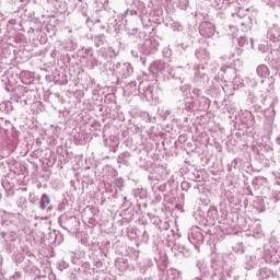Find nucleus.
<instances>
[{
	"label": "nucleus",
	"instance_id": "43",
	"mask_svg": "<svg viewBox=\"0 0 280 280\" xmlns=\"http://www.w3.org/2000/svg\"><path fill=\"white\" fill-rule=\"evenodd\" d=\"M106 148H108L109 152H117V148H119V140L117 138H109L104 141Z\"/></svg>",
	"mask_w": 280,
	"mask_h": 280
},
{
	"label": "nucleus",
	"instance_id": "11",
	"mask_svg": "<svg viewBox=\"0 0 280 280\" xmlns=\"http://www.w3.org/2000/svg\"><path fill=\"white\" fill-rule=\"evenodd\" d=\"M16 96L11 98L16 104H21L22 106H27V104H32L34 102L35 93L34 90H30L25 86H20L18 89Z\"/></svg>",
	"mask_w": 280,
	"mask_h": 280
},
{
	"label": "nucleus",
	"instance_id": "35",
	"mask_svg": "<svg viewBox=\"0 0 280 280\" xmlns=\"http://www.w3.org/2000/svg\"><path fill=\"white\" fill-rule=\"evenodd\" d=\"M256 73H257L258 78H260V83L264 84V80H266V78H268V75H270V68H268V66L261 63V65L257 66Z\"/></svg>",
	"mask_w": 280,
	"mask_h": 280
},
{
	"label": "nucleus",
	"instance_id": "40",
	"mask_svg": "<svg viewBox=\"0 0 280 280\" xmlns=\"http://www.w3.org/2000/svg\"><path fill=\"white\" fill-rule=\"evenodd\" d=\"M79 56L82 60H91L95 56V50L93 47H82L79 49Z\"/></svg>",
	"mask_w": 280,
	"mask_h": 280
},
{
	"label": "nucleus",
	"instance_id": "22",
	"mask_svg": "<svg viewBox=\"0 0 280 280\" xmlns=\"http://www.w3.org/2000/svg\"><path fill=\"white\" fill-rule=\"evenodd\" d=\"M222 82H224V78L222 77V73L219 71L218 74L214 75V78L211 81V92L212 95H222V91H224V86H222Z\"/></svg>",
	"mask_w": 280,
	"mask_h": 280
},
{
	"label": "nucleus",
	"instance_id": "9",
	"mask_svg": "<svg viewBox=\"0 0 280 280\" xmlns=\"http://www.w3.org/2000/svg\"><path fill=\"white\" fill-rule=\"evenodd\" d=\"M170 65L161 60L153 61L149 67V71L152 73L153 78H163V80H165V78L170 80V77H167L170 74Z\"/></svg>",
	"mask_w": 280,
	"mask_h": 280
},
{
	"label": "nucleus",
	"instance_id": "54",
	"mask_svg": "<svg viewBox=\"0 0 280 280\" xmlns=\"http://www.w3.org/2000/svg\"><path fill=\"white\" fill-rule=\"evenodd\" d=\"M12 259L16 266H21L25 261V256L21 252H14L12 254Z\"/></svg>",
	"mask_w": 280,
	"mask_h": 280
},
{
	"label": "nucleus",
	"instance_id": "49",
	"mask_svg": "<svg viewBox=\"0 0 280 280\" xmlns=\"http://www.w3.org/2000/svg\"><path fill=\"white\" fill-rule=\"evenodd\" d=\"M11 110H14V105H12L11 101H3L0 103V113L8 115Z\"/></svg>",
	"mask_w": 280,
	"mask_h": 280
},
{
	"label": "nucleus",
	"instance_id": "28",
	"mask_svg": "<svg viewBox=\"0 0 280 280\" xmlns=\"http://www.w3.org/2000/svg\"><path fill=\"white\" fill-rule=\"evenodd\" d=\"M259 261L257 260L256 255H246L242 260V266L245 270H255Z\"/></svg>",
	"mask_w": 280,
	"mask_h": 280
},
{
	"label": "nucleus",
	"instance_id": "34",
	"mask_svg": "<svg viewBox=\"0 0 280 280\" xmlns=\"http://www.w3.org/2000/svg\"><path fill=\"white\" fill-rule=\"evenodd\" d=\"M241 121L247 126V128H250L255 126V116L252 112L245 110L241 116Z\"/></svg>",
	"mask_w": 280,
	"mask_h": 280
},
{
	"label": "nucleus",
	"instance_id": "48",
	"mask_svg": "<svg viewBox=\"0 0 280 280\" xmlns=\"http://www.w3.org/2000/svg\"><path fill=\"white\" fill-rule=\"evenodd\" d=\"M49 205H51V198H49V195L43 194L39 199V209L42 211H45V209H47V207H49Z\"/></svg>",
	"mask_w": 280,
	"mask_h": 280
},
{
	"label": "nucleus",
	"instance_id": "58",
	"mask_svg": "<svg viewBox=\"0 0 280 280\" xmlns=\"http://www.w3.org/2000/svg\"><path fill=\"white\" fill-rule=\"evenodd\" d=\"M147 215H148L151 224H153L156 228L159 226V224H161V221L163 220V219H161V217H159L156 214L148 213Z\"/></svg>",
	"mask_w": 280,
	"mask_h": 280
},
{
	"label": "nucleus",
	"instance_id": "29",
	"mask_svg": "<svg viewBox=\"0 0 280 280\" xmlns=\"http://www.w3.org/2000/svg\"><path fill=\"white\" fill-rule=\"evenodd\" d=\"M267 38L271 43H279L280 40V25L273 24L268 27Z\"/></svg>",
	"mask_w": 280,
	"mask_h": 280
},
{
	"label": "nucleus",
	"instance_id": "4",
	"mask_svg": "<svg viewBox=\"0 0 280 280\" xmlns=\"http://www.w3.org/2000/svg\"><path fill=\"white\" fill-rule=\"evenodd\" d=\"M232 19H238L242 32H250L253 23L256 21L257 10L255 8L240 7L237 12L231 13Z\"/></svg>",
	"mask_w": 280,
	"mask_h": 280
},
{
	"label": "nucleus",
	"instance_id": "24",
	"mask_svg": "<svg viewBox=\"0 0 280 280\" xmlns=\"http://www.w3.org/2000/svg\"><path fill=\"white\" fill-rule=\"evenodd\" d=\"M265 61L268 62L271 69H276V71L280 70V51L275 49L271 50L268 56L265 58Z\"/></svg>",
	"mask_w": 280,
	"mask_h": 280
},
{
	"label": "nucleus",
	"instance_id": "13",
	"mask_svg": "<svg viewBox=\"0 0 280 280\" xmlns=\"http://www.w3.org/2000/svg\"><path fill=\"white\" fill-rule=\"evenodd\" d=\"M198 215L200 219L199 224L206 228L215 224V220H220V212H218V208L215 206L209 208L207 212V219H205V217H202L199 212L195 214L196 220H198Z\"/></svg>",
	"mask_w": 280,
	"mask_h": 280
},
{
	"label": "nucleus",
	"instance_id": "46",
	"mask_svg": "<svg viewBox=\"0 0 280 280\" xmlns=\"http://www.w3.org/2000/svg\"><path fill=\"white\" fill-rule=\"evenodd\" d=\"M45 80H46V82H55L59 86H65V84H67V80H65V77L62 80H60V75H55L54 73L47 74L45 77Z\"/></svg>",
	"mask_w": 280,
	"mask_h": 280
},
{
	"label": "nucleus",
	"instance_id": "37",
	"mask_svg": "<svg viewBox=\"0 0 280 280\" xmlns=\"http://www.w3.org/2000/svg\"><path fill=\"white\" fill-rule=\"evenodd\" d=\"M90 259L92 260L95 268L98 270L103 268L104 261L102 260V254L101 252H92L89 254Z\"/></svg>",
	"mask_w": 280,
	"mask_h": 280
},
{
	"label": "nucleus",
	"instance_id": "26",
	"mask_svg": "<svg viewBox=\"0 0 280 280\" xmlns=\"http://www.w3.org/2000/svg\"><path fill=\"white\" fill-rule=\"evenodd\" d=\"M115 267L119 272H126V270L132 269L130 267V256H119L115 260Z\"/></svg>",
	"mask_w": 280,
	"mask_h": 280
},
{
	"label": "nucleus",
	"instance_id": "38",
	"mask_svg": "<svg viewBox=\"0 0 280 280\" xmlns=\"http://www.w3.org/2000/svg\"><path fill=\"white\" fill-rule=\"evenodd\" d=\"M62 51H75L78 49V42L72 38H68L61 43Z\"/></svg>",
	"mask_w": 280,
	"mask_h": 280
},
{
	"label": "nucleus",
	"instance_id": "18",
	"mask_svg": "<svg viewBox=\"0 0 280 280\" xmlns=\"http://www.w3.org/2000/svg\"><path fill=\"white\" fill-rule=\"evenodd\" d=\"M237 45L234 49V52L232 54V58L234 56H242L244 54V47L245 49H254L255 44L253 42V38H250V42H248V37L242 35L240 38H236Z\"/></svg>",
	"mask_w": 280,
	"mask_h": 280
},
{
	"label": "nucleus",
	"instance_id": "51",
	"mask_svg": "<svg viewBox=\"0 0 280 280\" xmlns=\"http://www.w3.org/2000/svg\"><path fill=\"white\" fill-rule=\"evenodd\" d=\"M93 42L96 48L104 47V45H106V35H95Z\"/></svg>",
	"mask_w": 280,
	"mask_h": 280
},
{
	"label": "nucleus",
	"instance_id": "50",
	"mask_svg": "<svg viewBox=\"0 0 280 280\" xmlns=\"http://www.w3.org/2000/svg\"><path fill=\"white\" fill-rule=\"evenodd\" d=\"M202 171H194L188 173V179L192 180L194 183H202Z\"/></svg>",
	"mask_w": 280,
	"mask_h": 280
},
{
	"label": "nucleus",
	"instance_id": "20",
	"mask_svg": "<svg viewBox=\"0 0 280 280\" xmlns=\"http://www.w3.org/2000/svg\"><path fill=\"white\" fill-rule=\"evenodd\" d=\"M80 266L81 267H79L78 269H70L68 271L69 280H80V276L82 275V272L86 275L91 270V264H89V261L82 260Z\"/></svg>",
	"mask_w": 280,
	"mask_h": 280
},
{
	"label": "nucleus",
	"instance_id": "47",
	"mask_svg": "<svg viewBox=\"0 0 280 280\" xmlns=\"http://www.w3.org/2000/svg\"><path fill=\"white\" fill-rule=\"evenodd\" d=\"M77 10L82 14V16H84V19L89 16V4L86 2L80 0L77 3Z\"/></svg>",
	"mask_w": 280,
	"mask_h": 280
},
{
	"label": "nucleus",
	"instance_id": "39",
	"mask_svg": "<svg viewBox=\"0 0 280 280\" xmlns=\"http://www.w3.org/2000/svg\"><path fill=\"white\" fill-rule=\"evenodd\" d=\"M112 187L115 189L114 198H117V192L124 191L126 187V180L122 177H117L113 180Z\"/></svg>",
	"mask_w": 280,
	"mask_h": 280
},
{
	"label": "nucleus",
	"instance_id": "21",
	"mask_svg": "<svg viewBox=\"0 0 280 280\" xmlns=\"http://www.w3.org/2000/svg\"><path fill=\"white\" fill-rule=\"evenodd\" d=\"M143 80H145V73H143L142 75H138L137 80L129 82L125 86L126 91H128L130 95H133V96L139 95L141 93V82H143Z\"/></svg>",
	"mask_w": 280,
	"mask_h": 280
},
{
	"label": "nucleus",
	"instance_id": "62",
	"mask_svg": "<svg viewBox=\"0 0 280 280\" xmlns=\"http://www.w3.org/2000/svg\"><path fill=\"white\" fill-rule=\"evenodd\" d=\"M195 56L197 60H205L207 58V50L199 48L195 51Z\"/></svg>",
	"mask_w": 280,
	"mask_h": 280
},
{
	"label": "nucleus",
	"instance_id": "44",
	"mask_svg": "<svg viewBox=\"0 0 280 280\" xmlns=\"http://www.w3.org/2000/svg\"><path fill=\"white\" fill-rule=\"evenodd\" d=\"M232 4L233 0H214L212 2V5L215 8V10H226V8Z\"/></svg>",
	"mask_w": 280,
	"mask_h": 280
},
{
	"label": "nucleus",
	"instance_id": "36",
	"mask_svg": "<svg viewBox=\"0 0 280 280\" xmlns=\"http://www.w3.org/2000/svg\"><path fill=\"white\" fill-rule=\"evenodd\" d=\"M98 10H95L93 12V14L88 15L85 18V23L89 25L90 23H102V12H106V11H102V9L97 8Z\"/></svg>",
	"mask_w": 280,
	"mask_h": 280
},
{
	"label": "nucleus",
	"instance_id": "64",
	"mask_svg": "<svg viewBox=\"0 0 280 280\" xmlns=\"http://www.w3.org/2000/svg\"><path fill=\"white\" fill-rule=\"evenodd\" d=\"M89 60H90V68L91 69H95L97 67H102V61H100V59H97L95 57V55L93 56V58H90Z\"/></svg>",
	"mask_w": 280,
	"mask_h": 280
},
{
	"label": "nucleus",
	"instance_id": "14",
	"mask_svg": "<svg viewBox=\"0 0 280 280\" xmlns=\"http://www.w3.org/2000/svg\"><path fill=\"white\" fill-rule=\"evenodd\" d=\"M194 84L195 89H200V91L207 89V85L209 84V74H207V68L205 66H198L195 71V78H194Z\"/></svg>",
	"mask_w": 280,
	"mask_h": 280
},
{
	"label": "nucleus",
	"instance_id": "25",
	"mask_svg": "<svg viewBox=\"0 0 280 280\" xmlns=\"http://www.w3.org/2000/svg\"><path fill=\"white\" fill-rule=\"evenodd\" d=\"M15 228H8L4 231L0 232V237L5 242V244H10V242H16L19 238V232L14 230Z\"/></svg>",
	"mask_w": 280,
	"mask_h": 280
},
{
	"label": "nucleus",
	"instance_id": "42",
	"mask_svg": "<svg viewBox=\"0 0 280 280\" xmlns=\"http://www.w3.org/2000/svg\"><path fill=\"white\" fill-rule=\"evenodd\" d=\"M131 196L139 202V200H145V198H148V191L143 188H133Z\"/></svg>",
	"mask_w": 280,
	"mask_h": 280
},
{
	"label": "nucleus",
	"instance_id": "55",
	"mask_svg": "<svg viewBox=\"0 0 280 280\" xmlns=\"http://www.w3.org/2000/svg\"><path fill=\"white\" fill-rule=\"evenodd\" d=\"M240 163H242V159L236 158L231 163L228 164V172H235V170H240Z\"/></svg>",
	"mask_w": 280,
	"mask_h": 280
},
{
	"label": "nucleus",
	"instance_id": "31",
	"mask_svg": "<svg viewBox=\"0 0 280 280\" xmlns=\"http://www.w3.org/2000/svg\"><path fill=\"white\" fill-rule=\"evenodd\" d=\"M178 108L182 110H187V113H194V110H198L196 107V101L191 100V97L179 102Z\"/></svg>",
	"mask_w": 280,
	"mask_h": 280
},
{
	"label": "nucleus",
	"instance_id": "52",
	"mask_svg": "<svg viewBox=\"0 0 280 280\" xmlns=\"http://www.w3.org/2000/svg\"><path fill=\"white\" fill-rule=\"evenodd\" d=\"M150 236L154 237V234L152 233V229L150 226L144 228L141 234V241L144 242V244H148L150 242Z\"/></svg>",
	"mask_w": 280,
	"mask_h": 280
},
{
	"label": "nucleus",
	"instance_id": "56",
	"mask_svg": "<svg viewBox=\"0 0 280 280\" xmlns=\"http://www.w3.org/2000/svg\"><path fill=\"white\" fill-rule=\"evenodd\" d=\"M22 268H23L24 272L32 273V272H34V262H32L31 259H26V260H24Z\"/></svg>",
	"mask_w": 280,
	"mask_h": 280
},
{
	"label": "nucleus",
	"instance_id": "33",
	"mask_svg": "<svg viewBox=\"0 0 280 280\" xmlns=\"http://www.w3.org/2000/svg\"><path fill=\"white\" fill-rule=\"evenodd\" d=\"M154 261L159 270H163L164 268H167V256H165V253L159 252L154 256Z\"/></svg>",
	"mask_w": 280,
	"mask_h": 280
},
{
	"label": "nucleus",
	"instance_id": "19",
	"mask_svg": "<svg viewBox=\"0 0 280 280\" xmlns=\"http://www.w3.org/2000/svg\"><path fill=\"white\" fill-rule=\"evenodd\" d=\"M168 75L172 80H175L178 84H185L187 82V70L183 67L170 68Z\"/></svg>",
	"mask_w": 280,
	"mask_h": 280
},
{
	"label": "nucleus",
	"instance_id": "41",
	"mask_svg": "<svg viewBox=\"0 0 280 280\" xmlns=\"http://www.w3.org/2000/svg\"><path fill=\"white\" fill-rule=\"evenodd\" d=\"M20 80H21L22 84H26V86H27V85L34 83V74L32 72H30L28 70H23L20 73Z\"/></svg>",
	"mask_w": 280,
	"mask_h": 280
},
{
	"label": "nucleus",
	"instance_id": "17",
	"mask_svg": "<svg viewBox=\"0 0 280 280\" xmlns=\"http://www.w3.org/2000/svg\"><path fill=\"white\" fill-rule=\"evenodd\" d=\"M128 4L131 5L129 10L131 16H145L148 14V8L143 0H127Z\"/></svg>",
	"mask_w": 280,
	"mask_h": 280
},
{
	"label": "nucleus",
	"instance_id": "27",
	"mask_svg": "<svg viewBox=\"0 0 280 280\" xmlns=\"http://www.w3.org/2000/svg\"><path fill=\"white\" fill-rule=\"evenodd\" d=\"M196 268L199 270L200 276L207 279V277L211 276V267H209V262L205 260V258L196 260Z\"/></svg>",
	"mask_w": 280,
	"mask_h": 280
},
{
	"label": "nucleus",
	"instance_id": "57",
	"mask_svg": "<svg viewBox=\"0 0 280 280\" xmlns=\"http://www.w3.org/2000/svg\"><path fill=\"white\" fill-rule=\"evenodd\" d=\"M82 255H84L83 253H79V254H73L71 255V262L74 266H80L82 264Z\"/></svg>",
	"mask_w": 280,
	"mask_h": 280
},
{
	"label": "nucleus",
	"instance_id": "12",
	"mask_svg": "<svg viewBox=\"0 0 280 280\" xmlns=\"http://www.w3.org/2000/svg\"><path fill=\"white\" fill-rule=\"evenodd\" d=\"M138 95L141 100H145V102H154L156 100L154 85L150 84V81H148V74H145L143 81H140V93Z\"/></svg>",
	"mask_w": 280,
	"mask_h": 280
},
{
	"label": "nucleus",
	"instance_id": "59",
	"mask_svg": "<svg viewBox=\"0 0 280 280\" xmlns=\"http://www.w3.org/2000/svg\"><path fill=\"white\" fill-rule=\"evenodd\" d=\"M254 207L258 211V213H264L266 211V206L264 205V199H258L254 201Z\"/></svg>",
	"mask_w": 280,
	"mask_h": 280
},
{
	"label": "nucleus",
	"instance_id": "45",
	"mask_svg": "<svg viewBox=\"0 0 280 280\" xmlns=\"http://www.w3.org/2000/svg\"><path fill=\"white\" fill-rule=\"evenodd\" d=\"M131 156L132 155L130 154V152L125 151L118 155L117 163H119L120 165H126L128 167V165H130Z\"/></svg>",
	"mask_w": 280,
	"mask_h": 280
},
{
	"label": "nucleus",
	"instance_id": "3",
	"mask_svg": "<svg viewBox=\"0 0 280 280\" xmlns=\"http://www.w3.org/2000/svg\"><path fill=\"white\" fill-rule=\"evenodd\" d=\"M149 180H151V191L153 194V205H159L161 200H163V192L170 191L171 196H176V191L178 189V182L174 179H170L167 183H161L156 178H152L149 176Z\"/></svg>",
	"mask_w": 280,
	"mask_h": 280
},
{
	"label": "nucleus",
	"instance_id": "53",
	"mask_svg": "<svg viewBox=\"0 0 280 280\" xmlns=\"http://www.w3.org/2000/svg\"><path fill=\"white\" fill-rule=\"evenodd\" d=\"M141 235V231L137 228H127V237L128 240H137Z\"/></svg>",
	"mask_w": 280,
	"mask_h": 280
},
{
	"label": "nucleus",
	"instance_id": "7",
	"mask_svg": "<svg viewBox=\"0 0 280 280\" xmlns=\"http://www.w3.org/2000/svg\"><path fill=\"white\" fill-rule=\"evenodd\" d=\"M0 224L3 229H19V224H21V219L23 215L21 213H12L5 210L0 211Z\"/></svg>",
	"mask_w": 280,
	"mask_h": 280
},
{
	"label": "nucleus",
	"instance_id": "10",
	"mask_svg": "<svg viewBox=\"0 0 280 280\" xmlns=\"http://www.w3.org/2000/svg\"><path fill=\"white\" fill-rule=\"evenodd\" d=\"M166 237L168 245L172 246L174 250L182 253L184 257H191V249L187 248V246L176 240L177 237H180V235L174 234V230H170Z\"/></svg>",
	"mask_w": 280,
	"mask_h": 280
},
{
	"label": "nucleus",
	"instance_id": "61",
	"mask_svg": "<svg viewBox=\"0 0 280 280\" xmlns=\"http://www.w3.org/2000/svg\"><path fill=\"white\" fill-rule=\"evenodd\" d=\"M159 231H170V221L167 219H162V221H160L159 226H158Z\"/></svg>",
	"mask_w": 280,
	"mask_h": 280
},
{
	"label": "nucleus",
	"instance_id": "32",
	"mask_svg": "<svg viewBox=\"0 0 280 280\" xmlns=\"http://www.w3.org/2000/svg\"><path fill=\"white\" fill-rule=\"evenodd\" d=\"M152 268H154V262L150 258H147L142 262H139L140 275H148V272L152 271Z\"/></svg>",
	"mask_w": 280,
	"mask_h": 280
},
{
	"label": "nucleus",
	"instance_id": "6",
	"mask_svg": "<svg viewBox=\"0 0 280 280\" xmlns=\"http://www.w3.org/2000/svg\"><path fill=\"white\" fill-rule=\"evenodd\" d=\"M58 224L67 233H78L80 231V219L78 217L66 212L58 218Z\"/></svg>",
	"mask_w": 280,
	"mask_h": 280
},
{
	"label": "nucleus",
	"instance_id": "63",
	"mask_svg": "<svg viewBox=\"0 0 280 280\" xmlns=\"http://www.w3.org/2000/svg\"><path fill=\"white\" fill-rule=\"evenodd\" d=\"M228 217H229V212L226 211V209L224 208L220 209L219 219H218L219 224H222V222H224Z\"/></svg>",
	"mask_w": 280,
	"mask_h": 280
},
{
	"label": "nucleus",
	"instance_id": "1",
	"mask_svg": "<svg viewBox=\"0 0 280 280\" xmlns=\"http://www.w3.org/2000/svg\"><path fill=\"white\" fill-rule=\"evenodd\" d=\"M210 268L212 270L211 280H226L235 270V255L230 254L224 257L222 254H212Z\"/></svg>",
	"mask_w": 280,
	"mask_h": 280
},
{
	"label": "nucleus",
	"instance_id": "5",
	"mask_svg": "<svg viewBox=\"0 0 280 280\" xmlns=\"http://www.w3.org/2000/svg\"><path fill=\"white\" fill-rule=\"evenodd\" d=\"M213 237V230L211 228H206L201 230L200 226L195 225L188 230L187 238L190 244L198 248L201 244H205V240H212Z\"/></svg>",
	"mask_w": 280,
	"mask_h": 280
},
{
	"label": "nucleus",
	"instance_id": "30",
	"mask_svg": "<svg viewBox=\"0 0 280 280\" xmlns=\"http://www.w3.org/2000/svg\"><path fill=\"white\" fill-rule=\"evenodd\" d=\"M256 277H257L258 280L276 279L277 272H275V270H272L268 267H261L257 271Z\"/></svg>",
	"mask_w": 280,
	"mask_h": 280
},
{
	"label": "nucleus",
	"instance_id": "16",
	"mask_svg": "<svg viewBox=\"0 0 280 280\" xmlns=\"http://www.w3.org/2000/svg\"><path fill=\"white\" fill-rule=\"evenodd\" d=\"M191 100H195L197 110H207L211 106V101L202 95V90L200 89L192 90Z\"/></svg>",
	"mask_w": 280,
	"mask_h": 280
},
{
	"label": "nucleus",
	"instance_id": "23",
	"mask_svg": "<svg viewBox=\"0 0 280 280\" xmlns=\"http://www.w3.org/2000/svg\"><path fill=\"white\" fill-rule=\"evenodd\" d=\"M199 34L203 38H211L215 34V25L209 21H203L199 25Z\"/></svg>",
	"mask_w": 280,
	"mask_h": 280
},
{
	"label": "nucleus",
	"instance_id": "15",
	"mask_svg": "<svg viewBox=\"0 0 280 280\" xmlns=\"http://www.w3.org/2000/svg\"><path fill=\"white\" fill-rule=\"evenodd\" d=\"M223 78V82H233L237 84V69L233 67V63H223L219 70Z\"/></svg>",
	"mask_w": 280,
	"mask_h": 280
},
{
	"label": "nucleus",
	"instance_id": "2",
	"mask_svg": "<svg viewBox=\"0 0 280 280\" xmlns=\"http://www.w3.org/2000/svg\"><path fill=\"white\" fill-rule=\"evenodd\" d=\"M261 259L268 266H279L280 264V237L271 235L262 246Z\"/></svg>",
	"mask_w": 280,
	"mask_h": 280
},
{
	"label": "nucleus",
	"instance_id": "8",
	"mask_svg": "<svg viewBox=\"0 0 280 280\" xmlns=\"http://www.w3.org/2000/svg\"><path fill=\"white\" fill-rule=\"evenodd\" d=\"M114 73L117 77V84L121 82V80H128L135 73V68L130 62H117L114 68Z\"/></svg>",
	"mask_w": 280,
	"mask_h": 280
},
{
	"label": "nucleus",
	"instance_id": "60",
	"mask_svg": "<svg viewBox=\"0 0 280 280\" xmlns=\"http://www.w3.org/2000/svg\"><path fill=\"white\" fill-rule=\"evenodd\" d=\"M179 91L185 97H187V95L191 93V84L185 83L184 85L179 86Z\"/></svg>",
	"mask_w": 280,
	"mask_h": 280
}]
</instances>
